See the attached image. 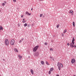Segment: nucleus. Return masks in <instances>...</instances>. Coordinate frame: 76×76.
<instances>
[{"label": "nucleus", "instance_id": "c9c22d12", "mask_svg": "<svg viewBox=\"0 0 76 76\" xmlns=\"http://www.w3.org/2000/svg\"><path fill=\"white\" fill-rule=\"evenodd\" d=\"M64 34H62V36L63 37H64Z\"/></svg>", "mask_w": 76, "mask_h": 76}, {"label": "nucleus", "instance_id": "4be33fe9", "mask_svg": "<svg viewBox=\"0 0 76 76\" xmlns=\"http://www.w3.org/2000/svg\"><path fill=\"white\" fill-rule=\"evenodd\" d=\"M2 6H5V4H4V3H3L2 4Z\"/></svg>", "mask_w": 76, "mask_h": 76}, {"label": "nucleus", "instance_id": "423d86ee", "mask_svg": "<svg viewBox=\"0 0 76 76\" xmlns=\"http://www.w3.org/2000/svg\"><path fill=\"white\" fill-rule=\"evenodd\" d=\"M75 61V59L74 58L72 59L71 61V63L72 64H73Z\"/></svg>", "mask_w": 76, "mask_h": 76}, {"label": "nucleus", "instance_id": "a19ab883", "mask_svg": "<svg viewBox=\"0 0 76 76\" xmlns=\"http://www.w3.org/2000/svg\"><path fill=\"white\" fill-rule=\"evenodd\" d=\"M52 59L53 60V61H54V58H53Z\"/></svg>", "mask_w": 76, "mask_h": 76}, {"label": "nucleus", "instance_id": "2f4dec72", "mask_svg": "<svg viewBox=\"0 0 76 76\" xmlns=\"http://www.w3.org/2000/svg\"><path fill=\"white\" fill-rule=\"evenodd\" d=\"M45 45H47V43H46V42H45Z\"/></svg>", "mask_w": 76, "mask_h": 76}, {"label": "nucleus", "instance_id": "f8f14e48", "mask_svg": "<svg viewBox=\"0 0 76 76\" xmlns=\"http://www.w3.org/2000/svg\"><path fill=\"white\" fill-rule=\"evenodd\" d=\"M14 51H15L16 52H18V50H17L16 48H15L14 49Z\"/></svg>", "mask_w": 76, "mask_h": 76}, {"label": "nucleus", "instance_id": "a211bd4d", "mask_svg": "<svg viewBox=\"0 0 76 76\" xmlns=\"http://www.w3.org/2000/svg\"><path fill=\"white\" fill-rule=\"evenodd\" d=\"M72 12H73V11L72 10H70L69 12V13H72Z\"/></svg>", "mask_w": 76, "mask_h": 76}, {"label": "nucleus", "instance_id": "09e8293b", "mask_svg": "<svg viewBox=\"0 0 76 76\" xmlns=\"http://www.w3.org/2000/svg\"><path fill=\"white\" fill-rule=\"evenodd\" d=\"M42 0H39L40 1H42Z\"/></svg>", "mask_w": 76, "mask_h": 76}, {"label": "nucleus", "instance_id": "1a4fd4ad", "mask_svg": "<svg viewBox=\"0 0 76 76\" xmlns=\"http://www.w3.org/2000/svg\"><path fill=\"white\" fill-rule=\"evenodd\" d=\"M1 30H3V27L1 26H0V31Z\"/></svg>", "mask_w": 76, "mask_h": 76}, {"label": "nucleus", "instance_id": "37998d69", "mask_svg": "<svg viewBox=\"0 0 76 76\" xmlns=\"http://www.w3.org/2000/svg\"><path fill=\"white\" fill-rule=\"evenodd\" d=\"M50 50H52V48H50Z\"/></svg>", "mask_w": 76, "mask_h": 76}, {"label": "nucleus", "instance_id": "6e6552de", "mask_svg": "<svg viewBox=\"0 0 76 76\" xmlns=\"http://www.w3.org/2000/svg\"><path fill=\"white\" fill-rule=\"evenodd\" d=\"M30 72L32 75H34V71L32 70V69H31Z\"/></svg>", "mask_w": 76, "mask_h": 76}, {"label": "nucleus", "instance_id": "3c124183", "mask_svg": "<svg viewBox=\"0 0 76 76\" xmlns=\"http://www.w3.org/2000/svg\"><path fill=\"white\" fill-rule=\"evenodd\" d=\"M73 76H76V75H74Z\"/></svg>", "mask_w": 76, "mask_h": 76}, {"label": "nucleus", "instance_id": "393cba45", "mask_svg": "<svg viewBox=\"0 0 76 76\" xmlns=\"http://www.w3.org/2000/svg\"><path fill=\"white\" fill-rule=\"evenodd\" d=\"M67 45L68 46H69V45H70V43H68Z\"/></svg>", "mask_w": 76, "mask_h": 76}, {"label": "nucleus", "instance_id": "20e7f679", "mask_svg": "<svg viewBox=\"0 0 76 76\" xmlns=\"http://www.w3.org/2000/svg\"><path fill=\"white\" fill-rule=\"evenodd\" d=\"M10 44L12 45H14L15 44V40L14 39H12L10 42Z\"/></svg>", "mask_w": 76, "mask_h": 76}, {"label": "nucleus", "instance_id": "79ce46f5", "mask_svg": "<svg viewBox=\"0 0 76 76\" xmlns=\"http://www.w3.org/2000/svg\"><path fill=\"white\" fill-rule=\"evenodd\" d=\"M3 61H5V60L4 59H3Z\"/></svg>", "mask_w": 76, "mask_h": 76}, {"label": "nucleus", "instance_id": "8fccbe9b", "mask_svg": "<svg viewBox=\"0 0 76 76\" xmlns=\"http://www.w3.org/2000/svg\"><path fill=\"white\" fill-rule=\"evenodd\" d=\"M28 58H30V56H28Z\"/></svg>", "mask_w": 76, "mask_h": 76}, {"label": "nucleus", "instance_id": "f257e3e1", "mask_svg": "<svg viewBox=\"0 0 76 76\" xmlns=\"http://www.w3.org/2000/svg\"><path fill=\"white\" fill-rule=\"evenodd\" d=\"M57 66L58 67V69L59 70H61V68H63V66L62 64H60V62H58L57 64Z\"/></svg>", "mask_w": 76, "mask_h": 76}, {"label": "nucleus", "instance_id": "39448f33", "mask_svg": "<svg viewBox=\"0 0 76 76\" xmlns=\"http://www.w3.org/2000/svg\"><path fill=\"white\" fill-rule=\"evenodd\" d=\"M39 55V53L38 52H36L35 56H36V57H38V56Z\"/></svg>", "mask_w": 76, "mask_h": 76}, {"label": "nucleus", "instance_id": "f3484780", "mask_svg": "<svg viewBox=\"0 0 76 76\" xmlns=\"http://www.w3.org/2000/svg\"><path fill=\"white\" fill-rule=\"evenodd\" d=\"M27 25V23H26L24 25V26H25V27H26Z\"/></svg>", "mask_w": 76, "mask_h": 76}, {"label": "nucleus", "instance_id": "4468645a", "mask_svg": "<svg viewBox=\"0 0 76 76\" xmlns=\"http://www.w3.org/2000/svg\"><path fill=\"white\" fill-rule=\"evenodd\" d=\"M46 64H47V65H48V66H49V65H50V64H49L47 61H46Z\"/></svg>", "mask_w": 76, "mask_h": 76}, {"label": "nucleus", "instance_id": "473e14b6", "mask_svg": "<svg viewBox=\"0 0 76 76\" xmlns=\"http://www.w3.org/2000/svg\"><path fill=\"white\" fill-rule=\"evenodd\" d=\"M22 40H20L19 41V42H20V43L21 42H22Z\"/></svg>", "mask_w": 76, "mask_h": 76}, {"label": "nucleus", "instance_id": "ea45409f", "mask_svg": "<svg viewBox=\"0 0 76 76\" xmlns=\"http://www.w3.org/2000/svg\"><path fill=\"white\" fill-rule=\"evenodd\" d=\"M73 12H72V13H71V15H73Z\"/></svg>", "mask_w": 76, "mask_h": 76}, {"label": "nucleus", "instance_id": "5701e85b", "mask_svg": "<svg viewBox=\"0 0 76 76\" xmlns=\"http://www.w3.org/2000/svg\"><path fill=\"white\" fill-rule=\"evenodd\" d=\"M42 16H43V14H40V15L39 17H42Z\"/></svg>", "mask_w": 76, "mask_h": 76}, {"label": "nucleus", "instance_id": "b1692460", "mask_svg": "<svg viewBox=\"0 0 76 76\" xmlns=\"http://www.w3.org/2000/svg\"><path fill=\"white\" fill-rule=\"evenodd\" d=\"M58 27H59V25H58L56 26V28H58Z\"/></svg>", "mask_w": 76, "mask_h": 76}, {"label": "nucleus", "instance_id": "412c9836", "mask_svg": "<svg viewBox=\"0 0 76 76\" xmlns=\"http://www.w3.org/2000/svg\"><path fill=\"white\" fill-rule=\"evenodd\" d=\"M72 41H75V38L74 37H73L72 40Z\"/></svg>", "mask_w": 76, "mask_h": 76}, {"label": "nucleus", "instance_id": "9d476101", "mask_svg": "<svg viewBox=\"0 0 76 76\" xmlns=\"http://www.w3.org/2000/svg\"><path fill=\"white\" fill-rule=\"evenodd\" d=\"M41 63L42 65H44V62L43 61H41Z\"/></svg>", "mask_w": 76, "mask_h": 76}, {"label": "nucleus", "instance_id": "2eb2a0df", "mask_svg": "<svg viewBox=\"0 0 76 76\" xmlns=\"http://www.w3.org/2000/svg\"><path fill=\"white\" fill-rule=\"evenodd\" d=\"M72 24H73V26H75V22L74 21L73 22Z\"/></svg>", "mask_w": 76, "mask_h": 76}, {"label": "nucleus", "instance_id": "72a5a7b5", "mask_svg": "<svg viewBox=\"0 0 76 76\" xmlns=\"http://www.w3.org/2000/svg\"><path fill=\"white\" fill-rule=\"evenodd\" d=\"M73 47H74V48H76V46L75 45L73 46Z\"/></svg>", "mask_w": 76, "mask_h": 76}, {"label": "nucleus", "instance_id": "bb28decb", "mask_svg": "<svg viewBox=\"0 0 76 76\" xmlns=\"http://www.w3.org/2000/svg\"><path fill=\"white\" fill-rule=\"evenodd\" d=\"M22 22H23V23H25V22H26V21L25 20L23 21Z\"/></svg>", "mask_w": 76, "mask_h": 76}, {"label": "nucleus", "instance_id": "a18cd8bd", "mask_svg": "<svg viewBox=\"0 0 76 76\" xmlns=\"http://www.w3.org/2000/svg\"><path fill=\"white\" fill-rule=\"evenodd\" d=\"M56 76H59V75H57Z\"/></svg>", "mask_w": 76, "mask_h": 76}, {"label": "nucleus", "instance_id": "4c0bfd02", "mask_svg": "<svg viewBox=\"0 0 76 76\" xmlns=\"http://www.w3.org/2000/svg\"><path fill=\"white\" fill-rule=\"evenodd\" d=\"M50 57L51 59H53V58L51 56H50Z\"/></svg>", "mask_w": 76, "mask_h": 76}, {"label": "nucleus", "instance_id": "c85d7f7f", "mask_svg": "<svg viewBox=\"0 0 76 76\" xmlns=\"http://www.w3.org/2000/svg\"><path fill=\"white\" fill-rule=\"evenodd\" d=\"M14 2H16V0H13Z\"/></svg>", "mask_w": 76, "mask_h": 76}, {"label": "nucleus", "instance_id": "ddd939ff", "mask_svg": "<svg viewBox=\"0 0 76 76\" xmlns=\"http://www.w3.org/2000/svg\"><path fill=\"white\" fill-rule=\"evenodd\" d=\"M54 70V69H53V68H51L50 69V70L51 71V72H52Z\"/></svg>", "mask_w": 76, "mask_h": 76}, {"label": "nucleus", "instance_id": "49530a36", "mask_svg": "<svg viewBox=\"0 0 76 76\" xmlns=\"http://www.w3.org/2000/svg\"><path fill=\"white\" fill-rule=\"evenodd\" d=\"M25 20V18H24L23 19V20Z\"/></svg>", "mask_w": 76, "mask_h": 76}, {"label": "nucleus", "instance_id": "603ef678", "mask_svg": "<svg viewBox=\"0 0 76 76\" xmlns=\"http://www.w3.org/2000/svg\"><path fill=\"white\" fill-rule=\"evenodd\" d=\"M43 18H44V16H43Z\"/></svg>", "mask_w": 76, "mask_h": 76}, {"label": "nucleus", "instance_id": "7c9ffc66", "mask_svg": "<svg viewBox=\"0 0 76 76\" xmlns=\"http://www.w3.org/2000/svg\"><path fill=\"white\" fill-rule=\"evenodd\" d=\"M4 3H5V4H6V3H7V2H6V1H4Z\"/></svg>", "mask_w": 76, "mask_h": 76}, {"label": "nucleus", "instance_id": "f704fd0d", "mask_svg": "<svg viewBox=\"0 0 76 76\" xmlns=\"http://www.w3.org/2000/svg\"><path fill=\"white\" fill-rule=\"evenodd\" d=\"M34 23H33L32 25H31L32 26H34Z\"/></svg>", "mask_w": 76, "mask_h": 76}, {"label": "nucleus", "instance_id": "58836bf2", "mask_svg": "<svg viewBox=\"0 0 76 76\" xmlns=\"http://www.w3.org/2000/svg\"><path fill=\"white\" fill-rule=\"evenodd\" d=\"M21 18H23V15H21Z\"/></svg>", "mask_w": 76, "mask_h": 76}, {"label": "nucleus", "instance_id": "c03bdc74", "mask_svg": "<svg viewBox=\"0 0 76 76\" xmlns=\"http://www.w3.org/2000/svg\"><path fill=\"white\" fill-rule=\"evenodd\" d=\"M31 10L32 11V10H33V8H32L31 9Z\"/></svg>", "mask_w": 76, "mask_h": 76}, {"label": "nucleus", "instance_id": "c756f323", "mask_svg": "<svg viewBox=\"0 0 76 76\" xmlns=\"http://www.w3.org/2000/svg\"><path fill=\"white\" fill-rule=\"evenodd\" d=\"M28 15H29L30 16V15H31V14L30 13H28Z\"/></svg>", "mask_w": 76, "mask_h": 76}, {"label": "nucleus", "instance_id": "de8ad7c7", "mask_svg": "<svg viewBox=\"0 0 76 76\" xmlns=\"http://www.w3.org/2000/svg\"><path fill=\"white\" fill-rule=\"evenodd\" d=\"M53 37H55V35H54Z\"/></svg>", "mask_w": 76, "mask_h": 76}, {"label": "nucleus", "instance_id": "e433bc0d", "mask_svg": "<svg viewBox=\"0 0 76 76\" xmlns=\"http://www.w3.org/2000/svg\"><path fill=\"white\" fill-rule=\"evenodd\" d=\"M23 39H24V38H23L21 39V40H22V41H23Z\"/></svg>", "mask_w": 76, "mask_h": 76}, {"label": "nucleus", "instance_id": "9b49d317", "mask_svg": "<svg viewBox=\"0 0 76 76\" xmlns=\"http://www.w3.org/2000/svg\"><path fill=\"white\" fill-rule=\"evenodd\" d=\"M18 57L19 58V59L20 60H21V58H22V56H20V55H18Z\"/></svg>", "mask_w": 76, "mask_h": 76}, {"label": "nucleus", "instance_id": "a878e982", "mask_svg": "<svg viewBox=\"0 0 76 76\" xmlns=\"http://www.w3.org/2000/svg\"><path fill=\"white\" fill-rule=\"evenodd\" d=\"M28 13H29L28 12H26V15H28Z\"/></svg>", "mask_w": 76, "mask_h": 76}, {"label": "nucleus", "instance_id": "7ed1b4c3", "mask_svg": "<svg viewBox=\"0 0 76 76\" xmlns=\"http://www.w3.org/2000/svg\"><path fill=\"white\" fill-rule=\"evenodd\" d=\"M39 48V45H37L35 46L34 48H33V51L34 52H35L37 50L38 48Z\"/></svg>", "mask_w": 76, "mask_h": 76}, {"label": "nucleus", "instance_id": "cd10ccee", "mask_svg": "<svg viewBox=\"0 0 76 76\" xmlns=\"http://www.w3.org/2000/svg\"><path fill=\"white\" fill-rule=\"evenodd\" d=\"M51 71H49V75H50V74H51Z\"/></svg>", "mask_w": 76, "mask_h": 76}, {"label": "nucleus", "instance_id": "aec40b11", "mask_svg": "<svg viewBox=\"0 0 76 76\" xmlns=\"http://www.w3.org/2000/svg\"><path fill=\"white\" fill-rule=\"evenodd\" d=\"M27 26H28V27L29 28L30 27V26H31V24H28Z\"/></svg>", "mask_w": 76, "mask_h": 76}, {"label": "nucleus", "instance_id": "dca6fc26", "mask_svg": "<svg viewBox=\"0 0 76 76\" xmlns=\"http://www.w3.org/2000/svg\"><path fill=\"white\" fill-rule=\"evenodd\" d=\"M66 32H67V30L66 29H65L64 30V34H65V33H66Z\"/></svg>", "mask_w": 76, "mask_h": 76}, {"label": "nucleus", "instance_id": "0eeeda50", "mask_svg": "<svg viewBox=\"0 0 76 76\" xmlns=\"http://www.w3.org/2000/svg\"><path fill=\"white\" fill-rule=\"evenodd\" d=\"M74 45L72 43H70V46L71 48H73Z\"/></svg>", "mask_w": 76, "mask_h": 76}, {"label": "nucleus", "instance_id": "6ab92c4d", "mask_svg": "<svg viewBox=\"0 0 76 76\" xmlns=\"http://www.w3.org/2000/svg\"><path fill=\"white\" fill-rule=\"evenodd\" d=\"M72 43V44L73 45H74L75 44V42H74V41H72V43Z\"/></svg>", "mask_w": 76, "mask_h": 76}, {"label": "nucleus", "instance_id": "f03ea898", "mask_svg": "<svg viewBox=\"0 0 76 76\" xmlns=\"http://www.w3.org/2000/svg\"><path fill=\"white\" fill-rule=\"evenodd\" d=\"M4 43L6 45H8L9 44V41H8V39L5 40Z\"/></svg>", "mask_w": 76, "mask_h": 76}, {"label": "nucleus", "instance_id": "5fc2aeb1", "mask_svg": "<svg viewBox=\"0 0 76 76\" xmlns=\"http://www.w3.org/2000/svg\"><path fill=\"white\" fill-rule=\"evenodd\" d=\"M52 51H53V49H52Z\"/></svg>", "mask_w": 76, "mask_h": 76}, {"label": "nucleus", "instance_id": "864d4df0", "mask_svg": "<svg viewBox=\"0 0 76 76\" xmlns=\"http://www.w3.org/2000/svg\"><path fill=\"white\" fill-rule=\"evenodd\" d=\"M0 76H1V75H0Z\"/></svg>", "mask_w": 76, "mask_h": 76}]
</instances>
